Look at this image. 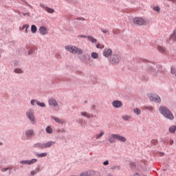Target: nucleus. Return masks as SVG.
<instances>
[{"label":"nucleus","mask_w":176,"mask_h":176,"mask_svg":"<svg viewBox=\"0 0 176 176\" xmlns=\"http://www.w3.org/2000/svg\"><path fill=\"white\" fill-rule=\"evenodd\" d=\"M160 112L164 116V118H166L167 119H169L170 120H173L174 119V116H173V113L168 109H167L166 107H160Z\"/></svg>","instance_id":"1"},{"label":"nucleus","mask_w":176,"mask_h":176,"mask_svg":"<svg viewBox=\"0 0 176 176\" xmlns=\"http://www.w3.org/2000/svg\"><path fill=\"white\" fill-rule=\"evenodd\" d=\"M66 50H67L68 52H70L71 53L73 54H83V51L78 47H76L74 45H67L65 47Z\"/></svg>","instance_id":"2"},{"label":"nucleus","mask_w":176,"mask_h":176,"mask_svg":"<svg viewBox=\"0 0 176 176\" xmlns=\"http://www.w3.org/2000/svg\"><path fill=\"white\" fill-rule=\"evenodd\" d=\"M115 140H119V141H122V142H126V138L120 136L119 135H111L109 138V141L111 144H113V142H115Z\"/></svg>","instance_id":"3"},{"label":"nucleus","mask_w":176,"mask_h":176,"mask_svg":"<svg viewBox=\"0 0 176 176\" xmlns=\"http://www.w3.org/2000/svg\"><path fill=\"white\" fill-rule=\"evenodd\" d=\"M133 23L137 25H146V20L140 17L134 18Z\"/></svg>","instance_id":"4"},{"label":"nucleus","mask_w":176,"mask_h":176,"mask_svg":"<svg viewBox=\"0 0 176 176\" xmlns=\"http://www.w3.org/2000/svg\"><path fill=\"white\" fill-rule=\"evenodd\" d=\"M148 97L151 101H154L155 102H160L162 101L160 97H159L157 95L150 94Z\"/></svg>","instance_id":"5"},{"label":"nucleus","mask_w":176,"mask_h":176,"mask_svg":"<svg viewBox=\"0 0 176 176\" xmlns=\"http://www.w3.org/2000/svg\"><path fill=\"white\" fill-rule=\"evenodd\" d=\"M40 8H42V9L45 10V12H47V13L53 14V13H54V12H56V10H54V9L50 8L47 6H45V5H43L42 3H40Z\"/></svg>","instance_id":"6"},{"label":"nucleus","mask_w":176,"mask_h":176,"mask_svg":"<svg viewBox=\"0 0 176 176\" xmlns=\"http://www.w3.org/2000/svg\"><path fill=\"white\" fill-rule=\"evenodd\" d=\"M27 116L31 122H35V116H34V111H32V110H30L27 113Z\"/></svg>","instance_id":"7"},{"label":"nucleus","mask_w":176,"mask_h":176,"mask_svg":"<svg viewBox=\"0 0 176 176\" xmlns=\"http://www.w3.org/2000/svg\"><path fill=\"white\" fill-rule=\"evenodd\" d=\"M119 61H120V57L118 55H113L111 58V63H113V64H118Z\"/></svg>","instance_id":"8"},{"label":"nucleus","mask_w":176,"mask_h":176,"mask_svg":"<svg viewBox=\"0 0 176 176\" xmlns=\"http://www.w3.org/2000/svg\"><path fill=\"white\" fill-rule=\"evenodd\" d=\"M111 54H112V50L109 48L104 50V51L103 52V56H104V57H111Z\"/></svg>","instance_id":"9"},{"label":"nucleus","mask_w":176,"mask_h":176,"mask_svg":"<svg viewBox=\"0 0 176 176\" xmlns=\"http://www.w3.org/2000/svg\"><path fill=\"white\" fill-rule=\"evenodd\" d=\"M55 142H48L45 144H43L41 145V148L43 149L45 148H50L52 145H54Z\"/></svg>","instance_id":"10"},{"label":"nucleus","mask_w":176,"mask_h":176,"mask_svg":"<svg viewBox=\"0 0 176 176\" xmlns=\"http://www.w3.org/2000/svg\"><path fill=\"white\" fill-rule=\"evenodd\" d=\"M169 41L170 42H171V41L173 42H176V30H174L173 31V34H170V37H169Z\"/></svg>","instance_id":"11"},{"label":"nucleus","mask_w":176,"mask_h":176,"mask_svg":"<svg viewBox=\"0 0 176 176\" xmlns=\"http://www.w3.org/2000/svg\"><path fill=\"white\" fill-rule=\"evenodd\" d=\"M112 104H113V107H114V108H120V107H122V105H123L122 102H120V100H115L113 102Z\"/></svg>","instance_id":"12"},{"label":"nucleus","mask_w":176,"mask_h":176,"mask_svg":"<svg viewBox=\"0 0 176 176\" xmlns=\"http://www.w3.org/2000/svg\"><path fill=\"white\" fill-rule=\"evenodd\" d=\"M39 31H40V34H41V35H46V34L47 32V29L46 28V27L41 26L39 28Z\"/></svg>","instance_id":"13"},{"label":"nucleus","mask_w":176,"mask_h":176,"mask_svg":"<svg viewBox=\"0 0 176 176\" xmlns=\"http://www.w3.org/2000/svg\"><path fill=\"white\" fill-rule=\"evenodd\" d=\"M49 104L52 107H57V105H58V103H57V101H56V100L53 98H51L49 100Z\"/></svg>","instance_id":"14"},{"label":"nucleus","mask_w":176,"mask_h":176,"mask_svg":"<svg viewBox=\"0 0 176 176\" xmlns=\"http://www.w3.org/2000/svg\"><path fill=\"white\" fill-rule=\"evenodd\" d=\"M22 164H32V163H36V159H33L30 161H21Z\"/></svg>","instance_id":"15"},{"label":"nucleus","mask_w":176,"mask_h":176,"mask_svg":"<svg viewBox=\"0 0 176 176\" xmlns=\"http://www.w3.org/2000/svg\"><path fill=\"white\" fill-rule=\"evenodd\" d=\"M25 134H26L27 137H32V135H34L35 134V133L34 132V130L29 129V130L26 131Z\"/></svg>","instance_id":"16"},{"label":"nucleus","mask_w":176,"mask_h":176,"mask_svg":"<svg viewBox=\"0 0 176 176\" xmlns=\"http://www.w3.org/2000/svg\"><path fill=\"white\" fill-rule=\"evenodd\" d=\"M80 176H94V172H85L80 174Z\"/></svg>","instance_id":"17"},{"label":"nucleus","mask_w":176,"mask_h":176,"mask_svg":"<svg viewBox=\"0 0 176 176\" xmlns=\"http://www.w3.org/2000/svg\"><path fill=\"white\" fill-rule=\"evenodd\" d=\"M87 38L88 41L91 42V43H97V39L94 38L93 36H88Z\"/></svg>","instance_id":"18"},{"label":"nucleus","mask_w":176,"mask_h":176,"mask_svg":"<svg viewBox=\"0 0 176 176\" xmlns=\"http://www.w3.org/2000/svg\"><path fill=\"white\" fill-rule=\"evenodd\" d=\"M38 28H36V26L35 25H32L31 26V32L32 34H35V32H36Z\"/></svg>","instance_id":"19"},{"label":"nucleus","mask_w":176,"mask_h":176,"mask_svg":"<svg viewBox=\"0 0 176 176\" xmlns=\"http://www.w3.org/2000/svg\"><path fill=\"white\" fill-rule=\"evenodd\" d=\"M28 28H30V25L28 24L23 25L22 27V30H25V32L26 34H28Z\"/></svg>","instance_id":"20"},{"label":"nucleus","mask_w":176,"mask_h":176,"mask_svg":"<svg viewBox=\"0 0 176 176\" xmlns=\"http://www.w3.org/2000/svg\"><path fill=\"white\" fill-rule=\"evenodd\" d=\"M74 27L76 29L80 28V25L79 24V22L74 21Z\"/></svg>","instance_id":"21"},{"label":"nucleus","mask_w":176,"mask_h":176,"mask_svg":"<svg viewBox=\"0 0 176 176\" xmlns=\"http://www.w3.org/2000/svg\"><path fill=\"white\" fill-rule=\"evenodd\" d=\"M176 126H172L169 128L170 133H175Z\"/></svg>","instance_id":"22"},{"label":"nucleus","mask_w":176,"mask_h":176,"mask_svg":"<svg viewBox=\"0 0 176 176\" xmlns=\"http://www.w3.org/2000/svg\"><path fill=\"white\" fill-rule=\"evenodd\" d=\"M37 157H45V156H47V153H42L41 154H36Z\"/></svg>","instance_id":"23"},{"label":"nucleus","mask_w":176,"mask_h":176,"mask_svg":"<svg viewBox=\"0 0 176 176\" xmlns=\"http://www.w3.org/2000/svg\"><path fill=\"white\" fill-rule=\"evenodd\" d=\"M46 132L48 133V134H52L53 133V129L50 126H47L46 128Z\"/></svg>","instance_id":"24"},{"label":"nucleus","mask_w":176,"mask_h":176,"mask_svg":"<svg viewBox=\"0 0 176 176\" xmlns=\"http://www.w3.org/2000/svg\"><path fill=\"white\" fill-rule=\"evenodd\" d=\"M91 57L92 58H98V54H97L96 52H92Z\"/></svg>","instance_id":"25"},{"label":"nucleus","mask_w":176,"mask_h":176,"mask_svg":"<svg viewBox=\"0 0 176 176\" xmlns=\"http://www.w3.org/2000/svg\"><path fill=\"white\" fill-rule=\"evenodd\" d=\"M21 2H23V3H25L26 5V6H28L29 8H30V9H32V6L30 5V3H28V2L25 1V0H21Z\"/></svg>","instance_id":"26"},{"label":"nucleus","mask_w":176,"mask_h":176,"mask_svg":"<svg viewBox=\"0 0 176 176\" xmlns=\"http://www.w3.org/2000/svg\"><path fill=\"white\" fill-rule=\"evenodd\" d=\"M36 104H37V105H39V107H46V104H45V103L43 102H39V101H36Z\"/></svg>","instance_id":"27"},{"label":"nucleus","mask_w":176,"mask_h":176,"mask_svg":"<svg viewBox=\"0 0 176 176\" xmlns=\"http://www.w3.org/2000/svg\"><path fill=\"white\" fill-rule=\"evenodd\" d=\"M153 10H155V12H157V13H159L160 12V7L159 6H155L153 8Z\"/></svg>","instance_id":"28"},{"label":"nucleus","mask_w":176,"mask_h":176,"mask_svg":"<svg viewBox=\"0 0 176 176\" xmlns=\"http://www.w3.org/2000/svg\"><path fill=\"white\" fill-rule=\"evenodd\" d=\"M157 50H158L160 52H164V51H165L164 47H163V46H162V45H159V46L157 47Z\"/></svg>","instance_id":"29"},{"label":"nucleus","mask_w":176,"mask_h":176,"mask_svg":"<svg viewBox=\"0 0 176 176\" xmlns=\"http://www.w3.org/2000/svg\"><path fill=\"white\" fill-rule=\"evenodd\" d=\"M133 112H135V113H136L137 115H140L141 113V110L136 108L133 110Z\"/></svg>","instance_id":"30"},{"label":"nucleus","mask_w":176,"mask_h":176,"mask_svg":"<svg viewBox=\"0 0 176 176\" xmlns=\"http://www.w3.org/2000/svg\"><path fill=\"white\" fill-rule=\"evenodd\" d=\"M14 72H16V74H21L23 73V70L20 69H15Z\"/></svg>","instance_id":"31"},{"label":"nucleus","mask_w":176,"mask_h":176,"mask_svg":"<svg viewBox=\"0 0 176 176\" xmlns=\"http://www.w3.org/2000/svg\"><path fill=\"white\" fill-rule=\"evenodd\" d=\"M55 122H56L57 123H61L63 124V121H61L60 119H58V118H54Z\"/></svg>","instance_id":"32"},{"label":"nucleus","mask_w":176,"mask_h":176,"mask_svg":"<svg viewBox=\"0 0 176 176\" xmlns=\"http://www.w3.org/2000/svg\"><path fill=\"white\" fill-rule=\"evenodd\" d=\"M104 135V132H100V133L99 135H96V138H101V137H102Z\"/></svg>","instance_id":"33"},{"label":"nucleus","mask_w":176,"mask_h":176,"mask_svg":"<svg viewBox=\"0 0 176 176\" xmlns=\"http://www.w3.org/2000/svg\"><path fill=\"white\" fill-rule=\"evenodd\" d=\"M122 118L124 120H130V116H124Z\"/></svg>","instance_id":"34"},{"label":"nucleus","mask_w":176,"mask_h":176,"mask_svg":"<svg viewBox=\"0 0 176 176\" xmlns=\"http://www.w3.org/2000/svg\"><path fill=\"white\" fill-rule=\"evenodd\" d=\"M34 148H42V144L37 143L34 144Z\"/></svg>","instance_id":"35"},{"label":"nucleus","mask_w":176,"mask_h":176,"mask_svg":"<svg viewBox=\"0 0 176 176\" xmlns=\"http://www.w3.org/2000/svg\"><path fill=\"white\" fill-rule=\"evenodd\" d=\"M171 74H174L176 76V69L174 67L171 68Z\"/></svg>","instance_id":"36"},{"label":"nucleus","mask_w":176,"mask_h":176,"mask_svg":"<svg viewBox=\"0 0 176 176\" xmlns=\"http://www.w3.org/2000/svg\"><path fill=\"white\" fill-rule=\"evenodd\" d=\"M76 20H80L81 21H85V20H86L85 18H83V17H77L76 19Z\"/></svg>","instance_id":"37"},{"label":"nucleus","mask_w":176,"mask_h":176,"mask_svg":"<svg viewBox=\"0 0 176 176\" xmlns=\"http://www.w3.org/2000/svg\"><path fill=\"white\" fill-rule=\"evenodd\" d=\"M81 115L82 116H86L87 118H89V114L87 112H82Z\"/></svg>","instance_id":"38"},{"label":"nucleus","mask_w":176,"mask_h":176,"mask_svg":"<svg viewBox=\"0 0 176 176\" xmlns=\"http://www.w3.org/2000/svg\"><path fill=\"white\" fill-rule=\"evenodd\" d=\"M100 31H101L102 32H103V34H107V33H108V30H105V29H104V28H101V29H100Z\"/></svg>","instance_id":"39"},{"label":"nucleus","mask_w":176,"mask_h":176,"mask_svg":"<svg viewBox=\"0 0 176 176\" xmlns=\"http://www.w3.org/2000/svg\"><path fill=\"white\" fill-rule=\"evenodd\" d=\"M130 167L131 168H135V164H134L133 162H131V164H130Z\"/></svg>","instance_id":"40"},{"label":"nucleus","mask_w":176,"mask_h":176,"mask_svg":"<svg viewBox=\"0 0 176 176\" xmlns=\"http://www.w3.org/2000/svg\"><path fill=\"white\" fill-rule=\"evenodd\" d=\"M151 144H153V145H156L157 144V141L156 140H151Z\"/></svg>","instance_id":"41"},{"label":"nucleus","mask_w":176,"mask_h":176,"mask_svg":"<svg viewBox=\"0 0 176 176\" xmlns=\"http://www.w3.org/2000/svg\"><path fill=\"white\" fill-rule=\"evenodd\" d=\"M97 49H103L104 46L100 45H96Z\"/></svg>","instance_id":"42"},{"label":"nucleus","mask_w":176,"mask_h":176,"mask_svg":"<svg viewBox=\"0 0 176 176\" xmlns=\"http://www.w3.org/2000/svg\"><path fill=\"white\" fill-rule=\"evenodd\" d=\"M78 38H87V36L80 34L78 36Z\"/></svg>","instance_id":"43"},{"label":"nucleus","mask_w":176,"mask_h":176,"mask_svg":"<svg viewBox=\"0 0 176 176\" xmlns=\"http://www.w3.org/2000/svg\"><path fill=\"white\" fill-rule=\"evenodd\" d=\"M104 166H108V164H109V162L108 161H105L104 162H103Z\"/></svg>","instance_id":"44"},{"label":"nucleus","mask_w":176,"mask_h":176,"mask_svg":"<svg viewBox=\"0 0 176 176\" xmlns=\"http://www.w3.org/2000/svg\"><path fill=\"white\" fill-rule=\"evenodd\" d=\"M36 101H38V100H31V104H32V105H34V102H36Z\"/></svg>","instance_id":"45"},{"label":"nucleus","mask_w":176,"mask_h":176,"mask_svg":"<svg viewBox=\"0 0 176 176\" xmlns=\"http://www.w3.org/2000/svg\"><path fill=\"white\" fill-rule=\"evenodd\" d=\"M69 2H73V3H75L76 2V0H67Z\"/></svg>","instance_id":"46"},{"label":"nucleus","mask_w":176,"mask_h":176,"mask_svg":"<svg viewBox=\"0 0 176 176\" xmlns=\"http://www.w3.org/2000/svg\"><path fill=\"white\" fill-rule=\"evenodd\" d=\"M170 145H173V144H174V141L173 140H170Z\"/></svg>","instance_id":"47"},{"label":"nucleus","mask_w":176,"mask_h":176,"mask_svg":"<svg viewBox=\"0 0 176 176\" xmlns=\"http://www.w3.org/2000/svg\"><path fill=\"white\" fill-rule=\"evenodd\" d=\"M35 174H36L35 171L33 170L31 172V175H35Z\"/></svg>","instance_id":"48"},{"label":"nucleus","mask_w":176,"mask_h":176,"mask_svg":"<svg viewBox=\"0 0 176 176\" xmlns=\"http://www.w3.org/2000/svg\"><path fill=\"white\" fill-rule=\"evenodd\" d=\"M160 155L161 156H164V153H160Z\"/></svg>","instance_id":"49"},{"label":"nucleus","mask_w":176,"mask_h":176,"mask_svg":"<svg viewBox=\"0 0 176 176\" xmlns=\"http://www.w3.org/2000/svg\"><path fill=\"white\" fill-rule=\"evenodd\" d=\"M8 169V168H3V169L2 170V171H7Z\"/></svg>","instance_id":"50"},{"label":"nucleus","mask_w":176,"mask_h":176,"mask_svg":"<svg viewBox=\"0 0 176 176\" xmlns=\"http://www.w3.org/2000/svg\"><path fill=\"white\" fill-rule=\"evenodd\" d=\"M172 2H174V3H176V0H170Z\"/></svg>","instance_id":"51"},{"label":"nucleus","mask_w":176,"mask_h":176,"mask_svg":"<svg viewBox=\"0 0 176 176\" xmlns=\"http://www.w3.org/2000/svg\"><path fill=\"white\" fill-rule=\"evenodd\" d=\"M32 51H29L28 54H32Z\"/></svg>","instance_id":"52"},{"label":"nucleus","mask_w":176,"mask_h":176,"mask_svg":"<svg viewBox=\"0 0 176 176\" xmlns=\"http://www.w3.org/2000/svg\"><path fill=\"white\" fill-rule=\"evenodd\" d=\"M72 20V18H69V21H71Z\"/></svg>","instance_id":"53"},{"label":"nucleus","mask_w":176,"mask_h":176,"mask_svg":"<svg viewBox=\"0 0 176 176\" xmlns=\"http://www.w3.org/2000/svg\"><path fill=\"white\" fill-rule=\"evenodd\" d=\"M25 14H23L24 16H25Z\"/></svg>","instance_id":"54"},{"label":"nucleus","mask_w":176,"mask_h":176,"mask_svg":"<svg viewBox=\"0 0 176 176\" xmlns=\"http://www.w3.org/2000/svg\"><path fill=\"white\" fill-rule=\"evenodd\" d=\"M0 145H2V143L0 142Z\"/></svg>","instance_id":"55"},{"label":"nucleus","mask_w":176,"mask_h":176,"mask_svg":"<svg viewBox=\"0 0 176 176\" xmlns=\"http://www.w3.org/2000/svg\"><path fill=\"white\" fill-rule=\"evenodd\" d=\"M97 45H100V43H97Z\"/></svg>","instance_id":"56"}]
</instances>
